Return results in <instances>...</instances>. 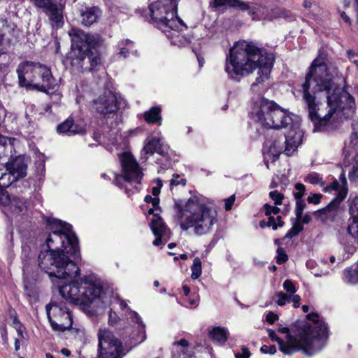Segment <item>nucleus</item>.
<instances>
[{"label":"nucleus","mask_w":358,"mask_h":358,"mask_svg":"<svg viewBox=\"0 0 358 358\" xmlns=\"http://www.w3.org/2000/svg\"><path fill=\"white\" fill-rule=\"evenodd\" d=\"M8 196L5 195V192L0 188V204L4 203Z\"/></svg>","instance_id":"nucleus-60"},{"label":"nucleus","mask_w":358,"mask_h":358,"mask_svg":"<svg viewBox=\"0 0 358 358\" xmlns=\"http://www.w3.org/2000/svg\"><path fill=\"white\" fill-rule=\"evenodd\" d=\"M278 319V316L273 312H269L266 317V322L271 324H273Z\"/></svg>","instance_id":"nucleus-53"},{"label":"nucleus","mask_w":358,"mask_h":358,"mask_svg":"<svg viewBox=\"0 0 358 358\" xmlns=\"http://www.w3.org/2000/svg\"><path fill=\"white\" fill-rule=\"evenodd\" d=\"M122 165V177L129 182L139 184L143 177V173L138 162L130 152H124L120 155Z\"/></svg>","instance_id":"nucleus-15"},{"label":"nucleus","mask_w":358,"mask_h":358,"mask_svg":"<svg viewBox=\"0 0 358 358\" xmlns=\"http://www.w3.org/2000/svg\"><path fill=\"white\" fill-rule=\"evenodd\" d=\"M284 153L291 156L302 142L303 131L296 125H292L285 134Z\"/></svg>","instance_id":"nucleus-18"},{"label":"nucleus","mask_w":358,"mask_h":358,"mask_svg":"<svg viewBox=\"0 0 358 358\" xmlns=\"http://www.w3.org/2000/svg\"><path fill=\"white\" fill-rule=\"evenodd\" d=\"M174 344H177L178 345H181L182 347H185L188 345V342L185 339H181L178 342H175Z\"/></svg>","instance_id":"nucleus-63"},{"label":"nucleus","mask_w":358,"mask_h":358,"mask_svg":"<svg viewBox=\"0 0 358 358\" xmlns=\"http://www.w3.org/2000/svg\"><path fill=\"white\" fill-rule=\"evenodd\" d=\"M151 203H152V205L153 206V208H150V209L148 210V214L149 215H155V214L159 215L158 211L159 212L161 211L160 207L159 206V199L158 197H154V199L151 202Z\"/></svg>","instance_id":"nucleus-47"},{"label":"nucleus","mask_w":358,"mask_h":358,"mask_svg":"<svg viewBox=\"0 0 358 358\" xmlns=\"http://www.w3.org/2000/svg\"><path fill=\"white\" fill-rule=\"evenodd\" d=\"M48 223L52 230L46 241L48 249L64 254L69 259H78V241L71 231V226L56 220L48 221Z\"/></svg>","instance_id":"nucleus-6"},{"label":"nucleus","mask_w":358,"mask_h":358,"mask_svg":"<svg viewBox=\"0 0 358 358\" xmlns=\"http://www.w3.org/2000/svg\"><path fill=\"white\" fill-rule=\"evenodd\" d=\"M176 208L178 222L184 231L193 228L195 234H206L216 222V211L197 197H192L183 206L176 205Z\"/></svg>","instance_id":"nucleus-4"},{"label":"nucleus","mask_w":358,"mask_h":358,"mask_svg":"<svg viewBox=\"0 0 358 358\" xmlns=\"http://www.w3.org/2000/svg\"><path fill=\"white\" fill-rule=\"evenodd\" d=\"M38 266L50 276L59 279L76 277L80 273L77 265L69 257L50 249L40 253Z\"/></svg>","instance_id":"nucleus-7"},{"label":"nucleus","mask_w":358,"mask_h":358,"mask_svg":"<svg viewBox=\"0 0 358 358\" xmlns=\"http://www.w3.org/2000/svg\"><path fill=\"white\" fill-rule=\"evenodd\" d=\"M228 3L229 0H214L213 6L215 8H218L227 5Z\"/></svg>","instance_id":"nucleus-56"},{"label":"nucleus","mask_w":358,"mask_h":358,"mask_svg":"<svg viewBox=\"0 0 358 358\" xmlns=\"http://www.w3.org/2000/svg\"><path fill=\"white\" fill-rule=\"evenodd\" d=\"M99 358H120L123 355L122 346L113 334L107 329L99 331Z\"/></svg>","instance_id":"nucleus-12"},{"label":"nucleus","mask_w":358,"mask_h":358,"mask_svg":"<svg viewBox=\"0 0 358 358\" xmlns=\"http://www.w3.org/2000/svg\"><path fill=\"white\" fill-rule=\"evenodd\" d=\"M93 108L104 118L113 117L119 109L116 95L109 90H104L93 101Z\"/></svg>","instance_id":"nucleus-14"},{"label":"nucleus","mask_w":358,"mask_h":358,"mask_svg":"<svg viewBox=\"0 0 358 358\" xmlns=\"http://www.w3.org/2000/svg\"><path fill=\"white\" fill-rule=\"evenodd\" d=\"M6 167V171H10L17 180L25 177L27 175V165L22 156L8 159Z\"/></svg>","instance_id":"nucleus-19"},{"label":"nucleus","mask_w":358,"mask_h":358,"mask_svg":"<svg viewBox=\"0 0 358 358\" xmlns=\"http://www.w3.org/2000/svg\"><path fill=\"white\" fill-rule=\"evenodd\" d=\"M339 13H340V16L341 17V19L347 24H351V21H350V18L349 16H348L346 15V13L343 11H341V10H338Z\"/></svg>","instance_id":"nucleus-58"},{"label":"nucleus","mask_w":358,"mask_h":358,"mask_svg":"<svg viewBox=\"0 0 358 358\" xmlns=\"http://www.w3.org/2000/svg\"><path fill=\"white\" fill-rule=\"evenodd\" d=\"M301 92L313 122L325 125L331 118H351L355 113L354 98L338 87L324 63L315 59L301 85Z\"/></svg>","instance_id":"nucleus-1"},{"label":"nucleus","mask_w":358,"mask_h":358,"mask_svg":"<svg viewBox=\"0 0 358 358\" xmlns=\"http://www.w3.org/2000/svg\"><path fill=\"white\" fill-rule=\"evenodd\" d=\"M296 192L294 193V198L296 199H301L303 196L306 187L302 183H296L294 186Z\"/></svg>","instance_id":"nucleus-45"},{"label":"nucleus","mask_w":358,"mask_h":358,"mask_svg":"<svg viewBox=\"0 0 358 358\" xmlns=\"http://www.w3.org/2000/svg\"><path fill=\"white\" fill-rule=\"evenodd\" d=\"M273 58L252 42L241 41L236 43L226 58L225 71L231 78L245 76L258 69V77L252 85L255 87L268 78Z\"/></svg>","instance_id":"nucleus-2"},{"label":"nucleus","mask_w":358,"mask_h":358,"mask_svg":"<svg viewBox=\"0 0 358 358\" xmlns=\"http://www.w3.org/2000/svg\"><path fill=\"white\" fill-rule=\"evenodd\" d=\"M303 230V226L299 222H296L293 227L288 231L285 237L292 238L298 235Z\"/></svg>","instance_id":"nucleus-41"},{"label":"nucleus","mask_w":358,"mask_h":358,"mask_svg":"<svg viewBox=\"0 0 358 358\" xmlns=\"http://www.w3.org/2000/svg\"><path fill=\"white\" fill-rule=\"evenodd\" d=\"M267 226L268 227H271L273 230L277 229L278 225H277V223H276V219L274 217H273V216L268 217V222H267Z\"/></svg>","instance_id":"nucleus-55"},{"label":"nucleus","mask_w":358,"mask_h":358,"mask_svg":"<svg viewBox=\"0 0 358 358\" xmlns=\"http://www.w3.org/2000/svg\"><path fill=\"white\" fill-rule=\"evenodd\" d=\"M150 228L155 236H164L166 233V226L157 214H155L150 223Z\"/></svg>","instance_id":"nucleus-28"},{"label":"nucleus","mask_w":358,"mask_h":358,"mask_svg":"<svg viewBox=\"0 0 358 358\" xmlns=\"http://www.w3.org/2000/svg\"><path fill=\"white\" fill-rule=\"evenodd\" d=\"M143 152L145 155H152L155 152L162 156L165 155L166 152L160 142V138L151 137L148 138L143 148Z\"/></svg>","instance_id":"nucleus-21"},{"label":"nucleus","mask_w":358,"mask_h":358,"mask_svg":"<svg viewBox=\"0 0 358 358\" xmlns=\"http://www.w3.org/2000/svg\"><path fill=\"white\" fill-rule=\"evenodd\" d=\"M265 215L268 217L272 216L271 215H277L280 212V208L276 206H272L268 204L264 205Z\"/></svg>","instance_id":"nucleus-48"},{"label":"nucleus","mask_w":358,"mask_h":358,"mask_svg":"<svg viewBox=\"0 0 358 358\" xmlns=\"http://www.w3.org/2000/svg\"><path fill=\"white\" fill-rule=\"evenodd\" d=\"M162 109L159 106H154L144 113V119L149 124H162Z\"/></svg>","instance_id":"nucleus-27"},{"label":"nucleus","mask_w":358,"mask_h":358,"mask_svg":"<svg viewBox=\"0 0 358 358\" xmlns=\"http://www.w3.org/2000/svg\"><path fill=\"white\" fill-rule=\"evenodd\" d=\"M38 63L24 62L20 63L17 68L19 84L22 87H32L34 74L37 73Z\"/></svg>","instance_id":"nucleus-17"},{"label":"nucleus","mask_w":358,"mask_h":358,"mask_svg":"<svg viewBox=\"0 0 358 358\" xmlns=\"http://www.w3.org/2000/svg\"><path fill=\"white\" fill-rule=\"evenodd\" d=\"M134 43L129 39H123L118 43L119 55L127 58L131 53L137 55V51L134 49Z\"/></svg>","instance_id":"nucleus-29"},{"label":"nucleus","mask_w":358,"mask_h":358,"mask_svg":"<svg viewBox=\"0 0 358 358\" xmlns=\"http://www.w3.org/2000/svg\"><path fill=\"white\" fill-rule=\"evenodd\" d=\"M270 198L274 201V203L277 206L281 205L282 200L284 199V195L280 193L277 190H273L269 193Z\"/></svg>","instance_id":"nucleus-43"},{"label":"nucleus","mask_w":358,"mask_h":358,"mask_svg":"<svg viewBox=\"0 0 358 358\" xmlns=\"http://www.w3.org/2000/svg\"><path fill=\"white\" fill-rule=\"evenodd\" d=\"M350 146L356 149L358 148V131L352 134L350 140ZM349 178L352 180H358V153L355 158L352 171L349 173Z\"/></svg>","instance_id":"nucleus-26"},{"label":"nucleus","mask_w":358,"mask_h":358,"mask_svg":"<svg viewBox=\"0 0 358 358\" xmlns=\"http://www.w3.org/2000/svg\"><path fill=\"white\" fill-rule=\"evenodd\" d=\"M102 285L94 275H85L79 280L59 287L61 296L70 303L87 306L100 296Z\"/></svg>","instance_id":"nucleus-5"},{"label":"nucleus","mask_w":358,"mask_h":358,"mask_svg":"<svg viewBox=\"0 0 358 358\" xmlns=\"http://www.w3.org/2000/svg\"><path fill=\"white\" fill-rule=\"evenodd\" d=\"M289 301H292L294 308H297L301 304V296L296 294H292L289 297Z\"/></svg>","instance_id":"nucleus-51"},{"label":"nucleus","mask_w":358,"mask_h":358,"mask_svg":"<svg viewBox=\"0 0 358 358\" xmlns=\"http://www.w3.org/2000/svg\"><path fill=\"white\" fill-rule=\"evenodd\" d=\"M36 69L37 73L34 74L32 87L41 92L54 90L57 83L50 69L44 64L38 63Z\"/></svg>","instance_id":"nucleus-16"},{"label":"nucleus","mask_w":358,"mask_h":358,"mask_svg":"<svg viewBox=\"0 0 358 358\" xmlns=\"http://www.w3.org/2000/svg\"><path fill=\"white\" fill-rule=\"evenodd\" d=\"M118 303L122 309H127L128 315H129V318L131 320V321L138 325V327L141 330V338L138 343L143 342L145 340L146 336L145 332V325L142 323L141 317L137 313L132 311L127 307V303L123 299H118Z\"/></svg>","instance_id":"nucleus-24"},{"label":"nucleus","mask_w":358,"mask_h":358,"mask_svg":"<svg viewBox=\"0 0 358 358\" xmlns=\"http://www.w3.org/2000/svg\"><path fill=\"white\" fill-rule=\"evenodd\" d=\"M275 303L279 306H284L287 302L289 301L290 294L284 293L283 292H278L275 294Z\"/></svg>","instance_id":"nucleus-39"},{"label":"nucleus","mask_w":358,"mask_h":358,"mask_svg":"<svg viewBox=\"0 0 358 358\" xmlns=\"http://www.w3.org/2000/svg\"><path fill=\"white\" fill-rule=\"evenodd\" d=\"M307 318L314 323V327L305 321H296L292 329L293 335L287 327H280L278 331L286 334L285 343L290 346L294 352L301 349L309 355L321 350L329 338L327 324L320 319L316 313L307 315Z\"/></svg>","instance_id":"nucleus-3"},{"label":"nucleus","mask_w":358,"mask_h":358,"mask_svg":"<svg viewBox=\"0 0 358 358\" xmlns=\"http://www.w3.org/2000/svg\"><path fill=\"white\" fill-rule=\"evenodd\" d=\"M162 182L161 180H158V187H155L152 188V193L155 197H157V196L160 193V188L162 187Z\"/></svg>","instance_id":"nucleus-57"},{"label":"nucleus","mask_w":358,"mask_h":358,"mask_svg":"<svg viewBox=\"0 0 358 358\" xmlns=\"http://www.w3.org/2000/svg\"><path fill=\"white\" fill-rule=\"evenodd\" d=\"M235 195H231L229 198L224 199L226 210H230L235 201Z\"/></svg>","instance_id":"nucleus-52"},{"label":"nucleus","mask_w":358,"mask_h":358,"mask_svg":"<svg viewBox=\"0 0 358 358\" xmlns=\"http://www.w3.org/2000/svg\"><path fill=\"white\" fill-rule=\"evenodd\" d=\"M179 185L185 186L186 185V180L181 178L178 174H173L172 179L170 180L171 187L178 186Z\"/></svg>","instance_id":"nucleus-46"},{"label":"nucleus","mask_w":358,"mask_h":358,"mask_svg":"<svg viewBox=\"0 0 358 358\" xmlns=\"http://www.w3.org/2000/svg\"><path fill=\"white\" fill-rule=\"evenodd\" d=\"M210 337L220 343H224L228 337V331L222 327H215L209 332Z\"/></svg>","instance_id":"nucleus-31"},{"label":"nucleus","mask_w":358,"mask_h":358,"mask_svg":"<svg viewBox=\"0 0 358 358\" xmlns=\"http://www.w3.org/2000/svg\"><path fill=\"white\" fill-rule=\"evenodd\" d=\"M73 126H74V129H79L80 128H82V131H80V134H83L85 131L84 124H75L73 122Z\"/></svg>","instance_id":"nucleus-64"},{"label":"nucleus","mask_w":358,"mask_h":358,"mask_svg":"<svg viewBox=\"0 0 358 358\" xmlns=\"http://www.w3.org/2000/svg\"><path fill=\"white\" fill-rule=\"evenodd\" d=\"M115 317H116L115 313H114L113 311H110L109 322L113 323V324L115 323Z\"/></svg>","instance_id":"nucleus-62"},{"label":"nucleus","mask_w":358,"mask_h":358,"mask_svg":"<svg viewBox=\"0 0 358 358\" xmlns=\"http://www.w3.org/2000/svg\"><path fill=\"white\" fill-rule=\"evenodd\" d=\"M5 195L8 196V199L4 203H1L0 205L8 204L10 205V208L15 213L22 212L26 208L24 199L19 197L10 199V196L6 194V192H5Z\"/></svg>","instance_id":"nucleus-30"},{"label":"nucleus","mask_w":358,"mask_h":358,"mask_svg":"<svg viewBox=\"0 0 358 358\" xmlns=\"http://www.w3.org/2000/svg\"><path fill=\"white\" fill-rule=\"evenodd\" d=\"M325 193L331 194L336 192V196L324 208L316 211L315 213L318 220L325 224L335 222L340 211V204L346 198L348 193L347 178L344 171H342L338 180H334L332 182L323 188Z\"/></svg>","instance_id":"nucleus-10"},{"label":"nucleus","mask_w":358,"mask_h":358,"mask_svg":"<svg viewBox=\"0 0 358 358\" xmlns=\"http://www.w3.org/2000/svg\"><path fill=\"white\" fill-rule=\"evenodd\" d=\"M82 128L79 129H74L73 122L72 120L68 119L63 123L57 126V131L59 133H67L69 135H74L80 134Z\"/></svg>","instance_id":"nucleus-32"},{"label":"nucleus","mask_w":358,"mask_h":358,"mask_svg":"<svg viewBox=\"0 0 358 358\" xmlns=\"http://www.w3.org/2000/svg\"><path fill=\"white\" fill-rule=\"evenodd\" d=\"M288 259V257L285 252V250L282 248H278L277 249V257L276 262L278 264H281Z\"/></svg>","instance_id":"nucleus-44"},{"label":"nucleus","mask_w":358,"mask_h":358,"mask_svg":"<svg viewBox=\"0 0 358 358\" xmlns=\"http://www.w3.org/2000/svg\"><path fill=\"white\" fill-rule=\"evenodd\" d=\"M47 315L52 328L55 331H64L72 325V317L66 308L57 304L46 306Z\"/></svg>","instance_id":"nucleus-13"},{"label":"nucleus","mask_w":358,"mask_h":358,"mask_svg":"<svg viewBox=\"0 0 358 358\" xmlns=\"http://www.w3.org/2000/svg\"><path fill=\"white\" fill-rule=\"evenodd\" d=\"M268 337L273 341H275L279 344L280 350L284 354L292 355L294 352L293 349L290 346L287 345V343L280 338L273 330H268Z\"/></svg>","instance_id":"nucleus-33"},{"label":"nucleus","mask_w":358,"mask_h":358,"mask_svg":"<svg viewBox=\"0 0 358 358\" xmlns=\"http://www.w3.org/2000/svg\"><path fill=\"white\" fill-rule=\"evenodd\" d=\"M250 353L248 348H242L241 352L236 355V358H249Z\"/></svg>","instance_id":"nucleus-54"},{"label":"nucleus","mask_w":358,"mask_h":358,"mask_svg":"<svg viewBox=\"0 0 358 358\" xmlns=\"http://www.w3.org/2000/svg\"><path fill=\"white\" fill-rule=\"evenodd\" d=\"M156 236V239L153 241V245H155V246H159L160 245H162V237L163 236Z\"/></svg>","instance_id":"nucleus-61"},{"label":"nucleus","mask_w":358,"mask_h":358,"mask_svg":"<svg viewBox=\"0 0 358 358\" xmlns=\"http://www.w3.org/2000/svg\"><path fill=\"white\" fill-rule=\"evenodd\" d=\"M260 350L262 353L273 355L276 352V348L273 345H264L261 347Z\"/></svg>","instance_id":"nucleus-49"},{"label":"nucleus","mask_w":358,"mask_h":358,"mask_svg":"<svg viewBox=\"0 0 358 358\" xmlns=\"http://www.w3.org/2000/svg\"><path fill=\"white\" fill-rule=\"evenodd\" d=\"M71 38V51L70 52L73 62L76 59L83 61L87 57L91 60V66L96 65V62L90 57L91 50L99 46L102 39L98 34H85L80 29H73L69 32Z\"/></svg>","instance_id":"nucleus-11"},{"label":"nucleus","mask_w":358,"mask_h":358,"mask_svg":"<svg viewBox=\"0 0 358 358\" xmlns=\"http://www.w3.org/2000/svg\"><path fill=\"white\" fill-rule=\"evenodd\" d=\"M350 213L348 232L352 238L358 241V196L352 201L350 207Z\"/></svg>","instance_id":"nucleus-20"},{"label":"nucleus","mask_w":358,"mask_h":358,"mask_svg":"<svg viewBox=\"0 0 358 358\" xmlns=\"http://www.w3.org/2000/svg\"><path fill=\"white\" fill-rule=\"evenodd\" d=\"M262 10L263 15H264L262 18H264V19H268V20H271L280 16L279 13L276 10H271L270 12H268V9L266 8L259 6V8L257 9V11H262Z\"/></svg>","instance_id":"nucleus-38"},{"label":"nucleus","mask_w":358,"mask_h":358,"mask_svg":"<svg viewBox=\"0 0 358 358\" xmlns=\"http://www.w3.org/2000/svg\"><path fill=\"white\" fill-rule=\"evenodd\" d=\"M285 146L281 141L274 139L266 142L264 152H267L269 155L273 157V159L275 160L279 155L284 152Z\"/></svg>","instance_id":"nucleus-25"},{"label":"nucleus","mask_w":358,"mask_h":358,"mask_svg":"<svg viewBox=\"0 0 358 358\" xmlns=\"http://www.w3.org/2000/svg\"><path fill=\"white\" fill-rule=\"evenodd\" d=\"M15 139L0 134V160L10 159L13 157Z\"/></svg>","instance_id":"nucleus-22"},{"label":"nucleus","mask_w":358,"mask_h":358,"mask_svg":"<svg viewBox=\"0 0 358 358\" xmlns=\"http://www.w3.org/2000/svg\"><path fill=\"white\" fill-rule=\"evenodd\" d=\"M16 178L11 174L10 171L2 173L0 171V188L4 192V188L8 187L13 182L16 181Z\"/></svg>","instance_id":"nucleus-35"},{"label":"nucleus","mask_w":358,"mask_h":358,"mask_svg":"<svg viewBox=\"0 0 358 358\" xmlns=\"http://www.w3.org/2000/svg\"><path fill=\"white\" fill-rule=\"evenodd\" d=\"M252 115L257 122L267 128L278 129L285 127L292 122V119L287 111L273 101L264 99L255 103Z\"/></svg>","instance_id":"nucleus-8"},{"label":"nucleus","mask_w":358,"mask_h":358,"mask_svg":"<svg viewBox=\"0 0 358 358\" xmlns=\"http://www.w3.org/2000/svg\"><path fill=\"white\" fill-rule=\"evenodd\" d=\"M296 208H295V215L296 217V220H299L303 215V211L306 208V203L302 199H296Z\"/></svg>","instance_id":"nucleus-40"},{"label":"nucleus","mask_w":358,"mask_h":358,"mask_svg":"<svg viewBox=\"0 0 358 358\" xmlns=\"http://www.w3.org/2000/svg\"><path fill=\"white\" fill-rule=\"evenodd\" d=\"M304 181L312 185H318L321 187H325L324 182L321 176L315 172H312L308 174L304 178Z\"/></svg>","instance_id":"nucleus-36"},{"label":"nucleus","mask_w":358,"mask_h":358,"mask_svg":"<svg viewBox=\"0 0 358 358\" xmlns=\"http://www.w3.org/2000/svg\"><path fill=\"white\" fill-rule=\"evenodd\" d=\"M178 3V0H158L149 6L153 23L164 32L169 30L178 32L183 25L176 15Z\"/></svg>","instance_id":"nucleus-9"},{"label":"nucleus","mask_w":358,"mask_h":358,"mask_svg":"<svg viewBox=\"0 0 358 358\" xmlns=\"http://www.w3.org/2000/svg\"><path fill=\"white\" fill-rule=\"evenodd\" d=\"M322 194H311L307 198V201L310 203L318 204L320 202Z\"/></svg>","instance_id":"nucleus-50"},{"label":"nucleus","mask_w":358,"mask_h":358,"mask_svg":"<svg viewBox=\"0 0 358 358\" xmlns=\"http://www.w3.org/2000/svg\"><path fill=\"white\" fill-rule=\"evenodd\" d=\"M81 23L83 26H90L96 22L101 15V10L96 6L87 8L81 12Z\"/></svg>","instance_id":"nucleus-23"},{"label":"nucleus","mask_w":358,"mask_h":358,"mask_svg":"<svg viewBox=\"0 0 358 358\" xmlns=\"http://www.w3.org/2000/svg\"><path fill=\"white\" fill-rule=\"evenodd\" d=\"M310 221H311V217L309 215L306 214L304 216L301 215V219L299 220H297V222L300 223V222H301L304 224H308Z\"/></svg>","instance_id":"nucleus-59"},{"label":"nucleus","mask_w":358,"mask_h":358,"mask_svg":"<svg viewBox=\"0 0 358 358\" xmlns=\"http://www.w3.org/2000/svg\"><path fill=\"white\" fill-rule=\"evenodd\" d=\"M192 279L196 280L199 278L202 273L201 262L199 257L194 258L193 264L191 266Z\"/></svg>","instance_id":"nucleus-37"},{"label":"nucleus","mask_w":358,"mask_h":358,"mask_svg":"<svg viewBox=\"0 0 358 358\" xmlns=\"http://www.w3.org/2000/svg\"><path fill=\"white\" fill-rule=\"evenodd\" d=\"M283 289L286 291V294H294L296 292V288L292 280L287 279L282 285Z\"/></svg>","instance_id":"nucleus-42"},{"label":"nucleus","mask_w":358,"mask_h":358,"mask_svg":"<svg viewBox=\"0 0 358 358\" xmlns=\"http://www.w3.org/2000/svg\"><path fill=\"white\" fill-rule=\"evenodd\" d=\"M231 8H238L241 10H250V13L252 15V18L255 19V12L253 9H250L247 2L241 0H229L227 4Z\"/></svg>","instance_id":"nucleus-34"}]
</instances>
